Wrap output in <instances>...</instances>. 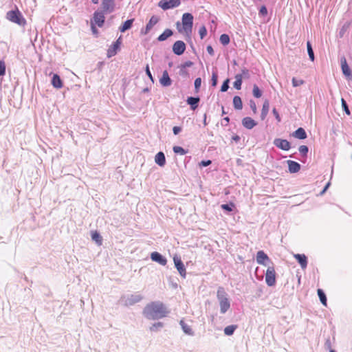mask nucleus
Here are the masks:
<instances>
[{"mask_svg":"<svg viewBox=\"0 0 352 352\" xmlns=\"http://www.w3.org/2000/svg\"><path fill=\"white\" fill-rule=\"evenodd\" d=\"M168 314L165 305L159 301L148 304L144 309V316L149 320L162 318Z\"/></svg>","mask_w":352,"mask_h":352,"instance_id":"f257e3e1","label":"nucleus"},{"mask_svg":"<svg viewBox=\"0 0 352 352\" xmlns=\"http://www.w3.org/2000/svg\"><path fill=\"white\" fill-rule=\"evenodd\" d=\"M182 26L178 21L176 23L177 29L180 33H185L187 36L191 34L193 25V16L190 13H184L182 18Z\"/></svg>","mask_w":352,"mask_h":352,"instance_id":"f03ea898","label":"nucleus"},{"mask_svg":"<svg viewBox=\"0 0 352 352\" xmlns=\"http://www.w3.org/2000/svg\"><path fill=\"white\" fill-rule=\"evenodd\" d=\"M217 298L219 302L221 314H226L230 308V302L228 297V294L226 292L223 287H219L218 288Z\"/></svg>","mask_w":352,"mask_h":352,"instance_id":"7ed1b4c3","label":"nucleus"},{"mask_svg":"<svg viewBox=\"0 0 352 352\" xmlns=\"http://www.w3.org/2000/svg\"><path fill=\"white\" fill-rule=\"evenodd\" d=\"M6 19L20 26H25L26 24L25 19L23 17L18 8H16L14 10L8 11L6 14Z\"/></svg>","mask_w":352,"mask_h":352,"instance_id":"20e7f679","label":"nucleus"},{"mask_svg":"<svg viewBox=\"0 0 352 352\" xmlns=\"http://www.w3.org/2000/svg\"><path fill=\"white\" fill-rule=\"evenodd\" d=\"M142 299V296L140 294H134L129 296H124L121 298V302L125 306H131L139 302Z\"/></svg>","mask_w":352,"mask_h":352,"instance_id":"39448f33","label":"nucleus"},{"mask_svg":"<svg viewBox=\"0 0 352 352\" xmlns=\"http://www.w3.org/2000/svg\"><path fill=\"white\" fill-rule=\"evenodd\" d=\"M265 282L269 287H272L276 284V271L274 265L268 266L266 270Z\"/></svg>","mask_w":352,"mask_h":352,"instance_id":"423d86ee","label":"nucleus"},{"mask_svg":"<svg viewBox=\"0 0 352 352\" xmlns=\"http://www.w3.org/2000/svg\"><path fill=\"white\" fill-rule=\"evenodd\" d=\"M181 4L180 0H162L159 2L158 6L164 10L175 8Z\"/></svg>","mask_w":352,"mask_h":352,"instance_id":"0eeeda50","label":"nucleus"},{"mask_svg":"<svg viewBox=\"0 0 352 352\" xmlns=\"http://www.w3.org/2000/svg\"><path fill=\"white\" fill-rule=\"evenodd\" d=\"M256 260L258 264L267 266V267L273 265L269 256L263 250H260L257 252Z\"/></svg>","mask_w":352,"mask_h":352,"instance_id":"6e6552de","label":"nucleus"},{"mask_svg":"<svg viewBox=\"0 0 352 352\" xmlns=\"http://www.w3.org/2000/svg\"><path fill=\"white\" fill-rule=\"evenodd\" d=\"M159 20L160 19L157 16H152L146 27L141 29L140 34L142 35H146L151 31L153 27L159 22Z\"/></svg>","mask_w":352,"mask_h":352,"instance_id":"1a4fd4ad","label":"nucleus"},{"mask_svg":"<svg viewBox=\"0 0 352 352\" xmlns=\"http://www.w3.org/2000/svg\"><path fill=\"white\" fill-rule=\"evenodd\" d=\"M115 6L114 0H101L102 11L106 14L113 12L115 9Z\"/></svg>","mask_w":352,"mask_h":352,"instance_id":"9d476101","label":"nucleus"},{"mask_svg":"<svg viewBox=\"0 0 352 352\" xmlns=\"http://www.w3.org/2000/svg\"><path fill=\"white\" fill-rule=\"evenodd\" d=\"M173 261L175 263V266L177 268V271L179 272V274L183 278H185L186 276V270L181 258L177 256H175L173 257Z\"/></svg>","mask_w":352,"mask_h":352,"instance_id":"9b49d317","label":"nucleus"},{"mask_svg":"<svg viewBox=\"0 0 352 352\" xmlns=\"http://www.w3.org/2000/svg\"><path fill=\"white\" fill-rule=\"evenodd\" d=\"M274 144L278 148L283 151H289L291 148L290 142L285 139L276 138L274 140Z\"/></svg>","mask_w":352,"mask_h":352,"instance_id":"f8f14e48","label":"nucleus"},{"mask_svg":"<svg viewBox=\"0 0 352 352\" xmlns=\"http://www.w3.org/2000/svg\"><path fill=\"white\" fill-rule=\"evenodd\" d=\"M104 14L105 13L102 11H96L94 14L93 21L91 22L98 27H102L104 23Z\"/></svg>","mask_w":352,"mask_h":352,"instance_id":"ddd939ff","label":"nucleus"},{"mask_svg":"<svg viewBox=\"0 0 352 352\" xmlns=\"http://www.w3.org/2000/svg\"><path fill=\"white\" fill-rule=\"evenodd\" d=\"M185 50L186 44L182 41H177L173 45V51L176 55H182Z\"/></svg>","mask_w":352,"mask_h":352,"instance_id":"4468645a","label":"nucleus"},{"mask_svg":"<svg viewBox=\"0 0 352 352\" xmlns=\"http://www.w3.org/2000/svg\"><path fill=\"white\" fill-rule=\"evenodd\" d=\"M341 68L343 74L349 79L352 78V72L344 57L341 58Z\"/></svg>","mask_w":352,"mask_h":352,"instance_id":"2eb2a0df","label":"nucleus"},{"mask_svg":"<svg viewBox=\"0 0 352 352\" xmlns=\"http://www.w3.org/2000/svg\"><path fill=\"white\" fill-rule=\"evenodd\" d=\"M152 261L158 263L161 265H166L167 263L166 258L157 252H153L151 254Z\"/></svg>","mask_w":352,"mask_h":352,"instance_id":"dca6fc26","label":"nucleus"},{"mask_svg":"<svg viewBox=\"0 0 352 352\" xmlns=\"http://www.w3.org/2000/svg\"><path fill=\"white\" fill-rule=\"evenodd\" d=\"M120 39V38L114 42L113 45L108 49L107 54L109 58H111L117 54V51L120 48L121 44Z\"/></svg>","mask_w":352,"mask_h":352,"instance_id":"f3484780","label":"nucleus"},{"mask_svg":"<svg viewBox=\"0 0 352 352\" xmlns=\"http://www.w3.org/2000/svg\"><path fill=\"white\" fill-rule=\"evenodd\" d=\"M160 83L163 87H169L172 84V80L169 77L166 70L164 71L162 77L160 78Z\"/></svg>","mask_w":352,"mask_h":352,"instance_id":"a211bd4d","label":"nucleus"},{"mask_svg":"<svg viewBox=\"0 0 352 352\" xmlns=\"http://www.w3.org/2000/svg\"><path fill=\"white\" fill-rule=\"evenodd\" d=\"M243 126L247 129H252L256 126V122L250 117H245L242 120Z\"/></svg>","mask_w":352,"mask_h":352,"instance_id":"6ab92c4d","label":"nucleus"},{"mask_svg":"<svg viewBox=\"0 0 352 352\" xmlns=\"http://www.w3.org/2000/svg\"><path fill=\"white\" fill-rule=\"evenodd\" d=\"M287 164H288V169L290 173H298L300 169V164L295 161L287 160Z\"/></svg>","mask_w":352,"mask_h":352,"instance_id":"aec40b11","label":"nucleus"},{"mask_svg":"<svg viewBox=\"0 0 352 352\" xmlns=\"http://www.w3.org/2000/svg\"><path fill=\"white\" fill-rule=\"evenodd\" d=\"M294 258L298 261L300 264L301 268L302 270L305 269L307 266V258L305 254H294Z\"/></svg>","mask_w":352,"mask_h":352,"instance_id":"412c9836","label":"nucleus"},{"mask_svg":"<svg viewBox=\"0 0 352 352\" xmlns=\"http://www.w3.org/2000/svg\"><path fill=\"white\" fill-rule=\"evenodd\" d=\"M52 85H53V87L54 88H56V89L62 88L63 82H62V80L60 79V76L58 74H54L53 75L52 78Z\"/></svg>","mask_w":352,"mask_h":352,"instance_id":"4be33fe9","label":"nucleus"},{"mask_svg":"<svg viewBox=\"0 0 352 352\" xmlns=\"http://www.w3.org/2000/svg\"><path fill=\"white\" fill-rule=\"evenodd\" d=\"M155 162L160 166H164L166 164V158L163 152H159L155 157Z\"/></svg>","mask_w":352,"mask_h":352,"instance_id":"5701e85b","label":"nucleus"},{"mask_svg":"<svg viewBox=\"0 0 352 352\" xmlns=\"http://www.w3.org/2000/svg\"><path fill=\"white\" fill-rule=\"evenodd\" d=\"M179 324L183 330V331L188 335V336H194V331L191 329V327L188 325L184 320H181L179 322Z\"/></svg>","mask_w":352,"mask_h":352,"instance_id":"b1692460","label":"nucleus"},{"mask_svg":"<svg viewBox=\"0 0 352 352\" xmlns=\"http://www.w3.org/2000/svg\"><path fill=\"white\" fill-rule=\"evenodd\" d=\"M293 136L299 140H304L307 137L306 131L303 128L301 127L298 128L294 132Z\"/></svg>","mask_w":352,"mask_h":352,"instance_id":"393cba45","label":"nucleus"},{"mask_svg":"<svg viewBox=\"0 0 352 352\" xmlns=\"http://www.w3.org/2000/svg\"><path fill=\"white\" fill-rule=\"evenodd\" d=\"M199 100V97H188L187 99V103L190 105L192 110H195L198 107Z\"/></svg>","mask_w":352,"mask_h":352,"instance_id":"a878e982","label":"nucleus"},{"mask_svg":"<svg viewBox=\"0 0 352 352\" xmlns=\"http://www.w3.org/2000/svg\"><path fill=\"white\" fill-rule=\"evenodd\" d=\"M269 109H270V103H269V101L268 100H265L264 102H263V107H262V110H261V119L262 120H265L268 112H269Z\"/></svg>","mask_w":352,"mask_h":352,"instance_id":"bb28decb","label":"nucleus"},{"mask_svg":"<svg viewBox=\"0 0 352 352\" xmlns=\"http://www.w3.org/2000/svg\"><path fill=\"white\" fill-rule=\"evenodd\" d=\"M173 34V31L170 29H166L162 34H161L158 38V41H164L166 40L168 37L172 36Z\"/></svg>","mask_w":352,"mask_h":352,"instance_id":"cd10ccee","label":"nucleus"},{"mask_svg":"<svg viewBox=\"0 0 352 352\" xmlns=\"http://www.w3.org/2000/svg\"><path fill=\"white\" fill-rule=\"evenodd\" d=\"M134 19H128L119 28V30L121 32H124L127 30L130 29L133 25Z\"/></svg>","mask_w":352,"mask_h":352,"instance_id":"c85d7f7f","label":"nucleus"},{"mask_svg":"<svg viewBox=\"0 0 352 352\" xmlns=\"http://www.w3.org/2000/svg\"><path fill=\"white\" fill-rule=\"evenodd\" d=\"M233 105L234 107L237 110H241L243 108L242 100L239 96H235L233 98Z\"/></svg>","mask_w":352,"mask_h":352,"instance_id":"c756f323","label":"nucleus"},{"mask_svg":"<svg viewBox=\"0 0 352 352\" xmlns=\"http://www.w3.org/2000/svg\"><path fill=\"white\" fill-rule=\"evenodd\" d=\"M236 328L237 326L235 324L227 326L224 329V333L226 336H232L234 333V331L236 329Z\"/></svg>","mask_w":352,"mask_h":352,"instance_id":"7c9ffc66","label":"nucleus"},{"mask_svg":"<svg viewBox=\"0 0 352 352\" xmlns=\"http://www.w3.org/2000/svg\"><path fill=\"white\" fill-rule=\"evenodd\" d=\"M318 295L322 304L324 306H327V297L322 289H318Z\"/></svg>","mask_w":352,"mask_h":352,"instance_id":"2f4dec72","label":"nucleus"},{"mask_svg":"<svg viewBox=\"0 0 352 352\" xmlns=\"http://www.w3.org/2000/svg\"><path fill=\"white\" fill-rule=\"evenodd\" d=\"M91 239L93 241H96L98 245L102 244V237L97 231L93 232L91 233Z\"/></svg>","mask_w":352,"mask_h":352,"instance_id":"473e14b6","label":"nucleus"},{"mask_svg":"<svg viewBox=\"0 0 352 352\" xmlns=\"http://www.w3.org/2000/svg\"><path fill=\"white\" fill-rule=\"evenodd\" d=\"M235 78V81L234 82V87L237 89V90H239L241 89V85H242V81L243 80L241 79V76H234Z\"/></svg>","mask_w":352,"mask_h":352,"instance_id":"72a5a7b5","label":"nucleus"},{"mask_svg":"<svg viewBox=\"0 0 352 352\" xmlns=\"http://www.w3.org/2000/svg\"><path fill=\"white\" fill-rule=\"evenodd\" d=\"M252 94L256 98H259L262 96V91L256 85L253 86Z\"/></svg>","mask_w":352,"mask_h":352,"instance_id":"f704fd0d","label":"nucleus"},{"mask_svg":"<svg viewBox=\"0 0 352 352\" xmlns=\"http://www.w3.org/2000/svg\"><path fill=\"white\" fill-rule=\"evenodd\" d=\"M307 52H308V55H309V57L310 58V60L311 61H314V50L312 49V47H311V45L309 41H308L307 43Z\"/></svg>","mask_w":352,"mask_h":352,"instance_id":"c9c22d12","label":"nucleus"},{"mask_svg":"<svg viewBox=\"0 0 352 352\" xmlns=\"http://www.w3.org/2000/svg\"><path fill=\"white\" fill-rule=\"evenodd\" d=\"M236 76H241L242 80H243V78L248 79L250 77V72L245 67H244V68H243L241 69V74H236Z\"/></svg>","mask_w":352,"mask_h":352,"instance_id":"e433bc0d","label":"nucleus"},{"mask_svg":"<svg viewBox=\"0 0 352 352\" xmlns=\"http://www.w3.org/2000/svg\"><path fill=\"white\" fill-rule=\"evenodd\" d=\"M219 41L223 45H226L230 43V36L226 34H223L220 36Z\"/></svg>","mask_w":352,"mask_h":352,"instance_id":"4c0bfd02","label":"nucleus"},{"mask_svg":"<svg viewBox=\"0 0 352 352\" xmlns=\"http://www.w3.org/2000/svg\"><path fill=\"white\" fill-rule=\"evenodd\" d=\"M173 149L174 153L179 154L181 155H186L188 153L187 151H186L184 148L179 146H175Z\"/></svg>","mask_w":352,"mask_h":352,"instance_id":"58836bf2","label":"nucleus"},{"mask_svg":"<svg viewBox=\"0 0 352 352\" xmlns=\"http://www.w3.org/2000/svg\"><path fill=\"white\" fill-rule=\"evenodd\" d=\"M349 28V23H345L342 25V27L339 30V32H338V36L340 38H342L346 32L348 30Z\"/></svg>","mask_w":352,"mask_h":352,"instance_id":"ea45409f","label":"nucleus"},{"mask_svg":"<svg viewBox=\"0 0 352 352\" xmlns=\"http://www.w3.org/2000/svg\"><path fill=\"white\" fill-rule=\"evenodd\" d=\"M164 326L163 323L161 322H155L154 323L151 327H150V330L151 331H158L160 329L162 328Z\"/></svg>","mask_w":352,"mask_h":352,"instance_id":"a19ab883","label":"nucleus"},{"mask_svg":"<svg viewBox=\"0 0 352 352\" xmlns=\"http://www.w3.org/2000/svg\"><path fill=\"white\" fill-rule=\"evenodd\" d=\"M298 151L302 157H306L309 151V148L305 145H301L300 146Z\"/></svg>","mask_w":352,"mask_h":352,"instance_id":"79ce46f5","label":"nucleus"},{"mask_svg":"<svg viewBox=\"0 0 352 352\" xmlns=\"http://www.w3.org/2000/svg\"><path fill=\"white\" fill-rule=\"evenodd\" d=\"M292 85L294 87L300 86V85H303L304 82H305V81L303 80H302V79H297V78H296L294 77L292 78Z\"/></svg>","mask_w":352,"mask_h":352,"instance_id":"37998d69","label":"nucleus"},{"mask_svg":"<svg viewBox=\"0 0 352 352\" xmlns=\"http://www.w3.org/2000/svg\"><path fill=\"white\" fill-rule=\"evenodd\" d=\"M234 208V204L233 203H230V204H222L221 205V208L225 210H227V211H229V212H231L233 210V208Z\"/></svg>","mask_w":352,"mask_h":352,"instance_id":"c03bdc74","label":"nucleus"},{"mask_svg":"<svg viewBox=\"0 0 352 352\" xmlns=\"http://www.w3.org/2000/svg\"><path fill=\"white\" fill-rule=\"evenodd\" d=\"M341 102H342V107L343 110L345 111V113L347 115H350L351 112L349 111V109L348 107V105H347V103H346V100L344 98H342L341 99Z\"/></svg>","mask_w":352,"mask_h":352,"instance_id":"a18cd8bd","label":"nucleus"},{"mask_svg":"<svg viewBox=\"0 0 352 352\" xmlns=\"http://www.w3.org/2000/svg\"><path fill=\"white\" fill-rule=\"evenodd\" d=\"M192 65V62H191L190 60L185 62L184 64L181 65V66H180L179 74H182L183 69H186V67H191Z\"/></svg>","mask_w":352,"mask_h":352,"instance_id":"49530a36","label":"nucleus"},{"mask_svg":"<svg viewBox=\"0 0 352 352\" xmlns=\"http://www.w3.org/2000/svg\"><path fill=\"white\" fill-rule=\"evenodd\" d=\"M199 34L200 35V38L203 39L207 34V30L204 25L201 26L199 30Z\"/></svg>","mask_w":352,"mask_h":352,"instance_id":"de8ad7c7","label":"nucleus"},{"mask_svg":"<svg viewBox=\"0 0 352 352\" xmlns=\"http://www.w3.org/2000/svg\"><path fill=\"white\" fill-rule=\"evenodd\" d=\"M229 82H230V80L228 78L226 79L223 82V83L222 84L221 87V91L225 92V91H226L228 89V88H229Z\"/></svg>","mask_w":352,"mask_h":352,"instance_id":"09e8293b","label":"nucleus"},{"mask_svg":"<svg viewBox=\"0 0 352 352\" xmlns=\"http://www.w3.org/2000/svg\"><path fill=\"white\" fill-rule=\"evenodd\" d=\"M201 85V78H197L195 80V91L198 92Z\"/></svg>","mask_w":352,"mask_h":352,"instance_id":"8fccbe9b","label":"nucleus"},{"mask_svg":"<svg viewBox=\"0 0 352 352\" xmlns=\"http://www.w3.org/2000/svg\"><path fill=\"white\" fill-rule=\"evenodd\" d=\"M6 74V64L3 60H0V76H4Z\"/></svg>","mask_w":352,"mask_h":352,"instance_id":"3c124183","label":"nucleus"},{"mask_svg":"<svg viewBox=\"0 0 352 352\" xmlns=\"http://www.w3.org/2000/svg\"><path fill=\"white\" fill-rule=\"evenodd\" d=\"M217 74L215 72L212 73V78H211V85L212 87H215L217 84Z\"/></svg>","mask_w":352,"mask_h":352,"instance_id":"603ef678","label":"nucleus"},{"mask_svg":"<svg viewBox=\"0 0 352 352\" xmlns=\"http://www.w3.org/2000/svg\"><path fill=\"white\" fill-rule=\"evenodd\" d=\"M260 16H266L267 14V10L265 6H262L259 10L258 12Z\"/></svg>","mask_w":352,"mask_h":352,"instance_id":"864d4df0","label":"nucleus"},{"mask_svg":"<svg viewBox=\"0 0 352 352\" xmlns=\"http://www.w3.org/2000/svg\"><path fill=\"white\" fill-rule=\"evenodd\" d=\"M250 107L251 109L252 110L253 113H256V112H257L256 104L254 100H251L250 101Z\"/></svg>","mask_w":352,"mask_h":352,"instance_id":"5fc2aeb1","label":"nucleus"},{"mask_svg":"<svg viewBox=\"0 0 352 352\" xmlns=\"http://www.w3.org/2000/svg\"><path fill=\"white\" fill-rule=\"evenodd\" d=\"M272 113H273L274 116H275L276 119L277 120V121L280 122V117L279 116V113H278V111L275 108L273 109Z\"/></svg>","mask_w":352,"mask_h":352,"instance_id":"6e6d98bb","label":"nucleus"},{"mask_svg":"<svg viewBox=\"0 0 352 352\" xmlns=\"http://www.w3.org/2000/svg\"><path fill=\"white\" fill-rule=\"evenodd\" d=\"M173 131L175 135L179 134L182 131V128L180 126H174L173 128Z\"/></svg>","mask_w":352,"mask_h":352,"instance_id":"4d7b16f0","label":"nucleus"},{"mask_svg":"<svg viewBox=\"0 0 352 352\" xmlns=\"http://www.w3.org/2000/svg\"><path fill=\"white\" fill-rule=\"evenodd\" d=\"M206 50L210 55H214V50L211 45H208L206 47Z\"/></svg>","mask_w":352,"mask_h":352,"instance_id":"13d9d810","label":"nucleus"},{"mask_svg":"<svg viewBox=\"0 0 352 352\" xmlns=\"http://www.w3.org/2000/svg\"><path fill=\"white\" fill-rule=\"evenodd\" d=\"M146 73L147 76L149 77V78L152 80V82H153V78L152 74L149 70L148 65L146 66Z\"/></svg>","mask_w":352,"mask_h":352,"instance_id":"bf43d9fd","label":"nucleus"},{"mask_svg":"<svg viewBox=\"0 0 352 352\" xmlns=\"http://www.w3.org/2000/svg\"><path fill=\"white\" fill-rule=\"evenodd\" d=\"M210 164H211V161L210 160L201 161V165L203 166H208Z\"/></svg>","mask_w":352,"mask_h":352,"instance_id":"052dcab7","label":"nucleus"},{"mask_svg":"<svg viewBox=\"0 0 352 352\" xmlns=\"http://www.w3.org/2000/svg\"><path fill=\"white\" fill-rule=\"evenodd\" d=\"M91 30L94 34H96L98 32L97 29L96 28L95 24L93 22L91 23Z\"/></svg>","mask_w":352,"mask_h":352,"instance_id":"680f3d73","label":"nucleus"},{"mask_svg":"<svg viewBox=\"0 0 352 352\" xmlns=\"http://www.w3.org/2000/svg\"><path fill=\"white\" fill-rule=\"evenodd\" d=\"M330 186V182H328L326 186H324V189L322 190V191L321 192V195H322L323 193H324V192L327 190V188L329 187Z\"/></svg>","mask_w":352,"mask_h":352,"instance_id":"e2e57ef3","label":"nucleus"},{"mask_svg":"<svg viewBox=\"0 0 352 352\" xmlns=\"http://www.w3.org/2000/svg\"><path fill=\"white\" fill-rule=\"evenodd\" d=\"M223 121L226 122V124H222L226 126L229 123V122H230V118L228 117H225L223 118Z\"/></svg>","mask_w":352,"mask_h":352,"instance_id":"0e129e2a","label":"nucleus"},{"mask_svg":"<svg viewBox=\"0 0 352 352\" xmlns=\"http://www.w3.org/2000/svg\"><path fill=\"white\" fill-rule=\"evenodd\" d=\"M187 74V72L185 70V69H183V74H181L182 76H184Z\"/></svg>","mask_w":352,"mask_h":352,"instance_id":"69168bd1","label":"nucleus"},{"mask_svg":"<svg viewBox=\"0 0 352 352\" xmlns=\"http://www.w3.org/2000/svg\"><path fill=\"white\" fill-rule=\"evenodd\" d=\"M91 1L94 4H97L98 3V0H91Z\"/></svg>","mask_w":352,"mask_h":352,"instance_id":"338daca9","label":"nucleus"},{"mask_svg":"<svg viewBox=\"0 0 352 352\" xmlns=\"http://www.w3.org/2000/svg\"><path fill=\"white\" fill-rule=\"evenodd\" d=\"M222 113L223 114H226V113L225 110H224V107H222Z\"/></svg>","mask_w":352,"mask_h":352,"instance_id":"774afa93","label":"nucleus"}]
</instances>
